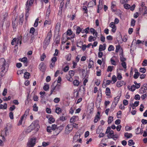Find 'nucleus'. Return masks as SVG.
<instances>
[{"instance_id":"c03bdc74","label":"nucleus","mask_w":147,"mask_h":147,"mask_svg":"<svg viewBox=\"0 0 147 147\" xmlns=\"http://www.w3.org/2000/svg\"><path fill=\"white\" fill-rule=\"evenodd\" d=\"M60 101V98H55L53 100L54 102L55 103H58Z\"/></svg>"},{"instance_id":"49530a36","label":"nucleus","mask_w":147,"mask_h":147,"mask_svg":"<svg viewBox=\"0 0 147 147\" xmlns=\"http://www.w3.org/2000/svg\"><path fill=\"white\" fill-rule=\"evenodd\" d=\"M38 20L39 19L38 18L36 19L34 25V27H36L38 26Z\"/></svg>"},{"instance_id":"f03ea898","label":"nucleus","mask_w":147,"mask_h":147,"mask_svg":"<svg viewBox=\"0 0 147 147\" xmlns=\"http://www.w3.org/2000/svg\"><path fill=\"white\" fill-rule=\"evenodd\" d=\"M8 69V66L5 63V61L3 58L0 59V69L1 70V72H5Z\"/></svg>"},{"instance_id":"bf43d9fd","label":"nucleus","mask_w":147,"mask_h":147,"mask_svg":"<svg viewBox=\"0 0 147 147\" xmlns=\"http://www.w3.org/2000/svg\"><path fill=\"white\" fill-rule=\"evenodd\" d=\"M140 96L138 94H136L134 98L136 100H140Z\"/></svg>"},{"instance_id":"c756f323","label":"nucleus","mask_w":147,"mask_h":147,"mask_svg":"<svg viewBox=\"0 0 147 147\" xmlns=\"http://www.w3.org/2000/svg\"><path fill=\"white\" fill-rule=\"evenodd\" d=\"M30 75V74L29 73L26 72L24 74V77L26 79H28Z\"/></svg>"},{"instance_id":"6ab92c4d","label":"nucleus","mask_w":147,"mask_h":147,"mask_svg":"<svg viewBox=\"0 0 147 147\" xmlns=\"http://www.w3.org/2000/svg\"><path fill=\"white\" fill-rule=\"evenodd\" d=\"M105 93L106 95L109 96L111 94V91L110 89L108 87L106 88Z\"/></svg>"},{"instance_id":"774afa93","label":"nucleus","mask_w":147,"mask_h":147,"mask_svg":"<svg viewBox=\"0 0 147 147\" xmlns=\"http://www.w3.org/2000/svg\"><path fill=\"white\" fill-rule=\"evenodd\" d=\"M141 122L143 124H146L147 123V120L143 119L141 120Z\"/></svg>"},{"instance_id":"6e6552de","label":"nucleus","mask_w":147,"mask_h":147,"mask_svg":"<svg viewBox=\"0 0 147 147\" xmlns=\"http://www.w3.org/2000/svg\"><path fill=\"white\" fill-rule=\"evenodd\" d=\"M109 26L112 28L111 31L115 33L116 30V27L114 22H111L109 25Z\"/></svg>"},{"instance_id":"8fccbe9b","label":"nucleus","mask_w":147,"mask_h":147,"mask_svg":"<svg viewBox=\"0 0 147 147\" xmlns=\"http://www.w3.org/2000/svg\"><path fill=\"white\" fill-rule=\"evenodd\" d=\"M136 21L134 19L131 20V25L132 26H134L135 24Z\"/></svg>"},{"instance_id":"f704fd0d","label":"nucleus","mask_w":147,"mask_h":147,"mask_svg":"<svg viewBox=\"0 0 147 147\" xmlns=\"http://www.w3.org/2000/svg\"><path fill=\"white\" fill-rule=\"evenodd\" d=\"M114 67L112 66H109L107 68V71L108 72L110 71L111 72L113 70V68Z\"/></svg>"},{"instance_id":"7ed1b4c3","label":"nucleus","mask_w":147,"mask_h":147,"mask_svg":"<svg viewBox=\"0 0 147 147\" xmlns=\"http://www.w3.org/2000/svg\"><path fill=\"white\" fill-rule=\"evenodd\" d=\"M22 36H20L18 37L17 38H14L12 40L11 44L12 45H14L16 43L15 47H17L19 43L20 45L22 44Z\"/></svg>"},{"instance_id":"7c9ffc66","label":"nucleus","mask_w":147,"mask_h":147,"mask_svg":"<svg viewBox=\"0 0 147 147\" xmlns=\"http://www.w3.org/2000/svg\"><path fill=\"white\" fill-rule=\"evenodd\" d=\"M73 84L75 86H78L79 84V82L77 80H75L73 82Z\"/></svg>"},{"instance_id":"69168bd1","label":"nucleus","mask_w":147,"mask_h":147,"mask_svg":"<svg viewBox=\"0 0 147 147\" xmlns=\"http://www.w3.org/2000/svg\"><path fill=\"white\" fill-rule=\"evenodd\" d=\"M71 124L72 125V127H73H73L76 128H77L78 127V125L74 123Z\"/></svg>"},{"instance_id":"4d7b16f0","label":"nucleus","mask_w":147,"mask_h":147,"mask_svg":"<svg viewBox=\"0 0 147 147\" xmlns=\"http://www.w3.org/2000/svg\"><path fill=\"white\" fill-rule=\"evenodd\" d=\"M9 116L11 119H13V114L12 112H11L9 113Z\"/></svg>"},{"instance_id":"5fc2aeb1","label":"nucleus","mask_w":147,"mask_h":147,"mask_svg":"<svg viewBox=\"0 0 147 147\" xmlns=\"http://www.w3.org/2000/svg\"><path fill=\"white\" fill-rule=\"evenodd\" d=\"M8 125H7V126L5 128V134L6 136H7L8 133Z\"/></svg>"},{"instance_id":"39448f33","label":"nucleus","mask_w":147,"mask_h":147,"mask_svg":"<svg viewBox=\"0 0 147 147\" xmlns=\"http://www.w3.org/2000/svg\"><path fill=\"white\" fill-rule=\"evenodd\" d=\"M51 36L52 34L51 32H49L44 42V44L48 46L49 43L50 39Z\"/></svg>"},{"instance_id":"f3484780","label":"nucleus","mask_w":147,"mask_h":147,"mask_svg":"<svg viewBox=\"0 0 147 147\" xmlns=\"http://www.w3.org/2000/svg\"><path fill=\"white\" fill-rule=\"evenodd\" d=\"M60 28V24L59 23H57L55 27V30L57 32H59Z\"/></svg>"},{"instance_id":"37998d69","label":"nucleus","mask_w":147,"mask_h":147,"mask_svg":"<svg viewBox=\"0 0 147 147\" xmlns=\"http://www.w3.org/2000/svg\"><path fill=\"white\" fill-rule=\"evenodd\" d=\"M72 34V31L71 29L68 30L67 32V34L69 36L71 35Z\"/></svg>"},{"instance_id":"9d476101","label":"nucleus","mask_w":147,"mask_h":147,"mask_svg":"<svg viewBox=\"0 0 147 147\" xmlns=\"http://www.w3.org/2000/svg\"><path fill=\"white\" fill-rule=\"evenodd\" d=\"M121 96V94H120L119 96L118 95L116 97H115L114 98V101L113 102V104L115 103V104H117L119 101Z\"/></svg>"},{"instance_id":"2eb2a0df","label":"nucleus","mask_w":147,"mask_h":147,"mask_svg":"<svg viewBox=\"0 0 147 147\" xmlns=\"http://www.w3.org/2000/svg\"><path fill=\"white\" fill-rule=\"evenodd\" d=\"M63 129V127L61 126L60 127H57V130L56 131H57V133H56L55 135H57L59 134V133L61 131V130Z\"/></svg>"},{"instance_id":"0e129e2a","label":"nucleus","mask_w":147,"mask_h":147,"mask_svg":"<svg viewBox=\"0 0 147 147\" xmlns=\"http://www.w3.org/2000/svg\"><path fill=\"white\" fill-rule=\"evenodd\" d=\"M142 65L143 66H146L147 65V60H144L143 62Z\"/></svg>"},{"instance_id":"dca6fc26","label":"nucleus","mask_w":147,"mask_h":147,"mask_svg":"<svg viewBox=\"0 0 147 147\" xmlns=\"http://www.w3.org/2000/svg\"><path fill=\"white\" fill-rule=\"evenodd\" d=\"M51 86H53V87L52 88L51 90V93L50 94V95H51L53 94V92H55L56 91V87H54V85L53 84H52L51 85Z\"/></svg>"},{"instance_id":"5701e85b","label":"nucleus","mask_w":147,"mask_h":147,"mask_svg":"<svg viewBox=\"0 0 147 147\" xmlns=\"http://www.w3.org/2000/svg\"><path fill=\"white\" fill-rule=\"evenodd\" d=\"M129 86H128V88L132 92L136 90V86L134 85H132L130 88H129Z\"/></svg>"},{"instance_id":"20e7f679","label":"nucleus","mask_w":147,"mask_h":147,"mask_svg":"<svg viewBox=\"0 0 147 147\" xmlns=\"http://www.w3.org/2000/svg\"><path fill=\"white\" fill-rule=\"evenodd\" d=\"M36 140V138L34 137L30 139L27 143L26 147H33L35 144Z\"/></svg>"},{"instance_id":"6e6d98bb","label":"nucleus","mask_w":147,"mask_h":147,"mask_svg":"<svg viewBox=\"0 0 147 147\" xmlns=\"http://www.w3.org/2000/svg\"><path fill=\"white\" fill-rule=\"evenodd\" d=\"M15 109H16L15 106L14 105H13L11 107H10V108L9 109V111H13Z\"/></svg>"},{"instance_id":"e2e57ef3","label":"nucleus","mask_w":147,"mask_h":147,"mask_svg":"<svg viewBox=\"0 0 147 147\" xmlns=\"http://www.w3.org/2000/svg\"><path fill=\"white\" fill-rule=\"evenodd\" d=\"M60 41V38L58 37L56 38L55 40V42L56 44H58Z\"/></svg>"},{"instance_id":"f8f14e48","label":"nucleus","mask_w":147,"mask_h":147,"mask_svg":"<svg viewBox=\"0 0 147 147\" xmlns=\"http://www.w3.org/2000/svg\"><path fill=\"white\" fill-rule=\"evenodd\" d=\"M89 62L88 68L89 69H90L92 67V66H94V61L90 59L89 60Z\"/></svg>"},{"instance_id":"09e8293b","label":"nucleus","mask_w":147,"mask_h":147,"mask_svg":"<svg viewBox=\"0 0 147 147\" xmlns=\"http://www.w3.org/2000/svg\"><path fill=\"white\" fill-rule=\"evenodd\" d=\"M49 144V142H43L42 143V146L44 147H46Z\"/></svg>"},{"instance_id":"3c124183","label":"nucleus","mask_w":147,"mask_h":147,"mask_svg":"<svg viewBox=\"0 0 147 147\" xmlns=\"http://www.w3.org/2000/svg\"><path fill=\"white\" fill-rule=\"evenodd\" d=\"M121 65L125 69L126 68V64L125 61L121 62Z\"/></svg>"},{"instance_id":"a19ab883","label":"nucleus","mask_w":147,"mask_h":147,"mask_svg":"<svg viewBox=\"0 0 147 147\" xmlns=\"http://www.w3.org/2000/svg\"><path fill=\"white\" fill-rule=\"evenodd\" d=\"M56 91H59L60 89L61 85L60 84H57L56 86Z\"/></svg>"},{"instance_id":"0eeeda50","label":"nucleus","mask_w":147,"mask_h":147,"mask_svg":"<svg viewBox=\"0 0 147 147\" xmlns=\"http://www.w3.org/2000/svg\"><path fill=\"white\" fill-rule=\"evenodd\" d=\"M39 69L40 71L44 72L46 69V67L43 62H41L39 65Z\"/></svg>"},{"instance_id":"4be33fe9","label":"nucleus","mask_w":147,"mask_h":147,"mask_svg":"<svg viewBox=\"0 0 147 147\" xmlns=\"http://www.w3.org/2000/svg\"><path fill=\"white\" fill-rule=\"evenodd\" d=\"M100 119V117L99 115H96L94 120V123H97Z\"/></svg>"},{"instance_id":"aec40b11","label":"nucleus","mask_w":147,"mask_h":147,"mask_svg":"<svg viewBox=\"0 0 147 147\" xmlns=\"http://www.w3.org/2000/svg\"><path fill=\"white\" fill-rule=\"evenodd\" d=\"M132 135L131 134H129L127 132H126L125 133L124 136L127 138H129L130 137H132Z\"/></svg>"},{"instance_id":"680f3d73","label":"nucleus","mask_w":147,"mask_h":147,"mask_svg":"<svg viewBox=\"0 0 147 147\" xmlns=\"http://www.w3.org/2000/svg\"><path fill=\"white\" fill-rule=\"evenodd\" d=\"M90 31L92 33L93 35H94V32H95L96 30L93 28H91L90 29Z\"/></svg>"},{"instance_id":"58836bf2","label":"nucleus","mask_w":147,"mask_h":147,"mask_svg":"<svg viewBox=\"0 0 147 147\" xmlns=\"http://www.w3.org/2000/svg\"><path fill=\"white\" fill-rule=\"evenodd\" d=\"M112 80L113 81L112 84H114L117 81V79L116 76L115 75H113L112 77Z\"/></svg>"},{"instance_id":"de8ad7c7","label":"nucleus","mask_w":147,"mask_h":147,"mask_svg":"<svg viewBox=\"0 0 147 147\" xmlns=\"http://www.w3.org/2000/svg\"><path fill=\"white\" fill-rule=\"evenodd\" d=\"M57 125L55 124L52 125L51 127V129L53 130H55L56 129H57Z\"/></svg>"},{"instance_id":"f257e3e1","label":"nucleus","mask_w":147,"mask_h":147,"mask_svg":"<svg viewBox=\"0 0 147 147\" xmlns=\"http://www.w3.org/2000/svg\"><path fill=\"white\" fill-rule=\"evenodd\" d=\"M38 123V120H36L34 121L28 127L26 132L28 133H30L34 129L36 131H38L40 127Z\"/></svg>"},{"instance_id":"e433bc0d","label":"nucleus","mask_w":147,"mask_h":147,"mask_svg":"<svg viewBox=\"0 0 147 147\" xmlns=\"http://www.w3.org/2000/svg\"><path fill=\"white\" fill-rule=\"evenodd\" d=\"M33 111H38V107H37L36 104H34L33 106Z\"/></svg>"},{"instance_id":"473e14b6","label":"nucleus","mask_w":147,"mask_h":147,"mask_svg":"<svg viewBox=\"0 0 147 147\" xmlns=\"http://www.w3.org/2000/svg\"><path fill=\"white\" fill-rule=\"evenodd\" d=\"M128 145L130 146L134 145L135 144L133 140H129L128 141Z\"/></svg>"},{"instance_id":"423d86ee","label":"nucleus","mask_w":147,"mask_h":147,"mask_svg":"<svg viewBox=\"0 0 147 147\" xmlns=\"http://www.w3.org/2000/svg\"><path fill=\"white\" fill-rule=\"evenodd\" d=\"M73 129L72 125L68 124L66 127L65 129V133L66 134H68L70 133Z\"/></svg>"},{"instance_id":"4c0bfd02","label":"nucleus","mask_w":147,"mask_h":147,"mask_svg":"<svg viewBox=\"0 0 147 147\" xmlns=\"http://www.w3.org/2000/svg\"><path fill=\"white\" fill-rule=\"evenodd\" d=\"M139 71L142 73H144L146 71V69L145 68H140Z\"/></svg>"},{"instance_id":"2f4dec72","label":"nucleus","mask_w":147,"mask_h":147,"mask_svg":"<svg viewBox=\"0 0 147 147\" xmlns=\"http://www.w3.org/2000/svg\"><path fill=\"white\" fill-rule=\"evenodd\" d=\"M77 117V116H73L70 119V122L71 123H73V122H75L76 121V118Z\"/></svg>"},{"instance_id":"ea45409f","label":"nucleus","mask_w":147,"mask_h":147,"mask_svg":"<svg viewBox=\"0 0 147 147\" xmlns=\"http://www.w3.org/2000/svg\"><path fill=\"white\" fill-rule=\"evenodd\" d=\"M43 88L45 91L47 90L49 88V86L48 84L45 85L43 87Z\"/></svg>"},{"instance_id":"cd10ccee","label":"nucleus","mask_w":147,"mask_h":147,"mask_svg":"<svg viewBox=\"0 0 147 147\" xmlns=\"http://www.w3.org/2000/svg\"><path fill=\"white\" fill-rule=\"evenodd\" d=\"M62 112L61 109L59 107H57L55 109V112L57 114H59Z\"/></svg>"},{"instance_id":"a878e982","label":"nucleus","mask_w":147,"mask_h":147,"mask_svg":"<svg viewBox=\"0 0 147 147\" xmlns=\"http://www.w3.org/2000/svg\"><path fill=\"white\" fill-rule=\"evenodd\" d=\"M17 23L18 22L16 20V18L14 20L12 21V26L14 28H16Z\"/></svg>"},{"instance_id":"13d9d810","label":"nucleus","mask_w":147,"mask_h":147,"mask_svg":"<svg viewBox=\"0 0 147 147\" xmlns=\"http://www.w3.org/2000/svg\"><path fill=\"white\" fill-rule=\"evenodd\" d=\"M83 11H84V13H87L88 12V9L87 8L86 6H84L82 8Z\"/></svg>"},{"instance_id":"c9c22d12","label":"nucleus","mask_w":147,"mask_h":147,"mask_svg":"<svg viewBox=\"0 0 147 147\" xmlns=\"http://www.w3.org/2000/svg\"><path fill=\"white\" fill-rule=\"evenodd\" d=\"M113 117H111V116H109L108 118V122L109 124L111 123L112 121L113 120Z\"/></svg>"},{"instance_id":"b1692460","label":"nucleus","mask_w":147,"mask_h":147,"mask_svg":"<svg viewBox=\"0 0 147 147\" xmlns=\"http://www.w3.org/2000/svg\"><path fill=\"white\" fill-rule=\"evenodd\" d=\"M55 121V119L52 117H50L48 119V122L50 124H51L54 123Z\"/></svg>"},{"instance_id":"79ce46f5","label":"nucleus","mask_w":147,"mask_h":147,"mask_svg":"<svg viewBox=\"0 0 147 147\" xmlns=\"http://www.w3.org/2000/svg\"><path fill=\"white\" fill-rule=\"evenodd\" d=\"M136 134H138L141 133V129L139 127H138L136 129Z\"/></svg>"},{"instance_id":"338daca9","label":"nucleus","mask_w":147,"mask_h":147,"mask_svg":"<svg viewBox=\"0 0 147 147\" xmlns=\"http://www.w3.org/2000/svg\"><path fill=\"white\" fill-rule=\"evenodd\" d=\"M82 43L81 42H80L77 43V46L78 47H79L81 48L82 46Z\"/></svg>"},{"instance_id":"864d4df0","label":"nucleus","mask_w":147,"mask_h":147,"mask_svg":"<svg viewBox=\"0 0 147 147\" xmlns=\"http://www.w3.org/2000/svg\"><path fill=\"white\" fill-rule=\"evenodd\" d=\"M30 109H27L26 110L25 112V113L24 115L25 116V117H26L30 111Z\"/></svg>"},{"instance_id":"1a4fd4ad","label":"nucleus","mask_w":147,"mask_h":147,"mask_svg":"<svg viewBox=\"0 0 147 147\" xmlns=\"http://www.w3.org/2000/svg\"><path fill=\"white\" fill-rule=\"evenodd\" d=\"M19 60L20 61L23 62L25 66H27L28 65L27 58L26 57H24L22 59H20Z\"/></svg>"},{"instance_id":"a211bd4d","label":"nucleus","mask_w":147,"mask_h":147,"mask_svg":"<svg viewBox=\"0 0 147 147\" xmlns=\"http://www.w3.org/2000/svg\"><path fill=\"white\" fill-rule=\"evenodd\" d=\"M126 60V59L124 58L123 56V53L120 54V60L121 62L125 61Z\"/></svg>"},{"instance_id":"603ef678","label":"nucleus","mask_w":147,"mask_h":147,"mask_svg":"<svg viewBox=\"0 0 147 147\" xmlns=\"http://www.w3.org/2000/svg\"><path fill=\"white\" fill-rule=\"evenodd\" d=\"M35 29L34 28L32 27L30 30V33L34 34Z\"/></svg>"},{"instance_id":"9b49d317","label":"nucleus","mask_w":147,"mask_h":147,"mask_svg":"<svg viewBox=\"0 0 147 147\" xmlns=\"http://www.w3.org/2000/svg\"><path fill=\"white\" fill-rule=\"evenodd\" d=\"M124 82L123 81H118L117 82V86L118 87H120L123 84Z\"/></svg>"},{"instance_id":"72a5a7b5","label":"nucleus","mask_w":147,"mask_h":147,"mask_svg":"<svg viewBox=\"0 0 147 147\" xmlns=\"http://www.w3.org/2000/svg\"><path fill=\"white\" fill-rule=\"evenodd\" d=\"M114 49V48L112 45H110L108 48V51H113Z\"/></svg>"},{"instance_id":"a18cd8bd","label":"nucleus","mask_w":147,"mask_h":147,"mask_svg":"<svg viewBox=\"0 0 147 147\" xmlns=\"http://www.w3.org/2000/svg\"><path fill=\"white\" fill-rule=\"evenodd\" d=\"M124 7L126 9H129L130 7V5L127 4H125L124 5Z\"/></svg>"},{"instance_id":"393cba45","label":"nucleus","mask_w":147,"mask_h":147,"mask_svg":"<svg viewBox=\"0 0 147 147\" xmlns=\"http://www.w3.org/2000/svg\"><path fill=\"white\" fill-rule=\"evenodd\" d=\"M82 31V29L79 26H77L76 28V34H79Z\"/></svg>"},{"instance_id":"412c9836","label":"nucleus","mask_w":147,"mask_h":147,"mask_svg":"<svg viewBox=\"0 0 147 147\" xmlns=\"http://www.w3.org/2000/svg\"><path fill=\"white\" fill-rule=\"evenodd\" d=\"M26 13H28L30 9V7L31 6L29 5V4H28V1H27L26 3Z\"/></svg>"},{"instance_id":"052dcab7","label":"nucleus","mask_w":147,"mask_h":147,"mask_svg":"<svg viewBox=\"0 0 147 147\" xmlns=\"http://www.w3.org/2000/svg\"><path fill=\"white\" fill-rule=\"evenodd\" d=\"M101 35L100 40L102 42H104L105 41V37L104 36H103L102 34H101Z\"/></svg>"},{"instance_id":"4468645a","label":"nucleus","mask_w":147,"mask_h":147,"mask_svg":"<svg viewBox=\"0 0 147 147\" xmlns=\"http://www.w3.org/2000/svg\"><path fill=\"white\" fill-rule=\"evenodd\" d=\"M23 16V15H20V19L19 20V23L20 24L22 25L24 21Z\"/></svg>"},{"instance_id":"ddd939ff","label":"nucleus","mask_w":147,"mask_h":147,"mask_svg":"<svg viewBox=\"0 0 147 147\" xmlns=\"http://www.w3.org/2000/svg\"><path fill=\"white\" fill-rule=\"evenodd\" d=\"M51 10L50 8V7L48 8L46 12V18H48L49 17V15L50 13Z\"/></svg>"},{"instance_id":"bb28decb","label":"nucleus","mask_w":147,"mask_h":147,"mask_svg":"<svg viewBox=\"0 0 147 147\" xmlns=\"http://www.w3.org/2000/svg\"><path fill=\"white\" fill-rule=\"evenodd\" d=\"M96 39V37H93L92 36H89L88 38V41L89 42H92L93 41L95 40Z\"/></svg>"},{"instance_id":"c85d7f7f","label":"nucleus","mask_w":147,"mask_h":147,"mask_svg":"<svg viewBox=\"0 0 147 147\" xmlns=\"http://www.w3.org/2000/svg\"><path fill=\"white\" fill-rule=\"evenodd\" d=\"M140 75V73L138 71H135V73L134 76V78L135 79L138 78Z\"/></svg>"}]
</instances>
